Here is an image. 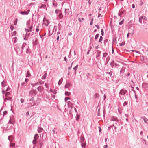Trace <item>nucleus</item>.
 I'll use <instances>...</instances> for the list:
<instances>
[{"label":"nucleus","mask_w":148,"mask_h":148,"mask_svg":"<svg viewBox=\"0 0 148 148\" xmlns=\"http://www.w3.org/2000/svg\"><path fill=\"white\" fill-rule=\"evenodd\" d=\"M45 1H47L48 0H44Z\"/></svg>","instance_id":"62"},{"label":"nucleus","mask_w":148,"mask_h":148,"mask_svg":"<svg viewBox=\"0 0 148 148\" xmlns=\"http://www.w3.org/2000/svg\"><path fill=\"white\" fill-rule=\"evenodd\" d=\"M24 84V83H22V85H23Z\"/></svg>","instance_id":"60"},{"label":"nucleus","mask_w":148,"mask_h":148,"mask_svg":"<svg viewBox=\"0 0 148 148\" xmlns=\"http://www.w3.org/2000/svg\"><path fill=\"white\" fill-rule=\"evenodd\" d=\"M29 114V113L28 112H27L26 114V115H28Z\"/></svg>","instance_id":"46"},{"label":"nucleus","mask_w":148,"mask_h":148,"mask_svg":"<svg viewBox=\"0 0 148 148\" xmlns=\"http://www.w3.org/2000/svg\"><path fill=\"white\" fill-rule=\"evenodd\" d=\"M10 95L9 92H7L5 93V96L7 97V96L9 95Z\"/></svg>","instance_id":"22"},{"label":"nucleus","mask_w":148,"mask_h":148,"mask_svg":"<svg viewBox=\"0 0 148 148\" xmlns=\"http://www.w3.org/2000/svg\"><path fill=\"white\" fill-rule=\"evenodd\" d=\"M69 98L68 97H66L65 99V101L66 102L68 99H69Z\"/></svg>","instance_id":"28"},{"label":"nucleus","mask_w":148,"mask_h":148,"mask_svg":"<svg viewBox=\"0 0 148 148\" xmlns=\"http://www.w3.org/2000/svg\"><path fill=\"white\" fill-rule=\"evenodd\" d=\"M70 86V84H67L65 86V88H66L69 87Z\"/></svg>","instance_id":"13"},{"label":"nucleus","mask_w":148,"mask_h":148,"mask_svg":"<svg viewBox=\"0 0 148 148\" xmlns=\"http://www.w3.org/2000/svg\"><path fill=\"white\" fill-rule=\"evenodd\" d=\"M79 20V21L80 22H81V19L79 17L78 18Z\"/></svg>","instance_id":"44"},{"label":"nucleus","mask_w":148,"mask_h":148,"mask_svg":"<svg viewBox=\"0 0 148 148\" xmlns=\"http://www.w3.org/2000/svg\"><path fill=\"white\" fill-rule=\"evenodd\" d=\"M77 66H78V65H77V66L73 68V69L74 70H76V68L77 67Z\"/></svg>","instance_id":"36"},{"label":"nucleus","mask_w":148,"mask_h":148,"mask_svg":"<svg viewBox=\"0 0 148 148\" xmlns=\"http://www.w3.org/2000/svg\"><path fill=\"white\" fill-rule=\"evenodd\" d=\"M59 10H56V14H58L59 13Z\"/></svg>","instance_id":"35"},{"label":"nucleus","mask_w":148,"mask_h":148,"mask_svg":"<svg viewBox=\"0 0 148 148\" xmlns=\"http://www.w3.org/2000/svg\"><path fill=\"white\" fill-rule=\"evenodd\" d=\"M47 58V56H46L45 57V58Z\"/></svg>","instance_id":"55"},{"label":"nucleus","mask_w":148,"mask_h":148,"mask_svg":"<svg viewBox=\"0 0 148 148\" xmlns=\"http://www.w3.org/2000/svg\"><path fill=\"white\" fill-rule=\"evenodd\" d=\"M30 10H28V11L29 12V11Z\"/></svg>","instance_id":"64"},{"label":"nucleus","mask_w":148,"mask_h":148,"mask_svg":"<svg viewBox=\"0 0 148 148\" xmlns=\"http://www.w3.org/2000/svg\"><path fill=\"white\" fill-rule=\"evenodd\" d=\"M44 24L45 25L47 26L48 25L49 23L48 21L45 18H44L43 20Z\"/></svg>","instance_id":"2"},{"label":"nucleus","mask_w":148,"mask_h":148,"mask_svg":"<svg viewBox=\"0 0 148 148\" xmlns=\"http://www.w3.org/2000/svg\"><path fill=\"white\" fill-rule=\"evenodd\" d=\"M68 107L69 108H72L73 107V104L71 103V102L70 101H68Z\"/></svg>","instance_id":"3"},{"label":"nucleus","mask_w":148,"mask_h":148,"mask_svg":"<svg viewBox=\"0 0 148 148\" xmlns=\"http://www.w3.org/2000/svg\"><path fill=\"white\" fill-rule=\"evenodd\" d=\"M91 14H89V16H91Z\"/></svg>","instance_id":"57"},{"label":"nucleus","mask_w":148,"mask_h":148,"mask_svg":"<svg viewBox=\"0 0 148 148\" xmlns=\"http://www.w3.org/2000/svg\"><path fill=\"white\" fill-rule=\"evenodd\" d=\"M15 22L14 23V25H16L17 24V19H16L15 20Z\"/></svg>","instance_id":"25"},{"label":"nucleus","mask_w":148,"mask_h":148,"mask_svg":"<svg viewBox=\"0 0 148 148\" xmlns=\"http://www.w3.org/2000/svg\"><path fill=\"white\" fill-rule=\"evenodd\" d=\"M112 53H113H113H114V50L113 49H112Z\"/></svg>","instance_id":"51"},{"label":"nucleus","mask_w":148,"mask_h":148,"mask_svg":"<svg viewBox=\"0 0 148 148\" xmlns=\"http://www.w3.org/2000/svg\"><path fill=\"white\" fill-rule=\"evenodd\" d=\"M54 93L55 94V93H56V91H54Z\"/></svg>","instance_id":"59"},{"label":"nucleus","mask_w":148,"mask_h":148,"mask_svg":"<svg viewBox=\"0 0 148 148\" xmlns=\"http://www.w3.org/2000/svg\"><path fill=\"white\" fill-rule=\"evenodd\" d=\"M79 116H78V115H77V118H76V120L77 121H78L79 119Z\"/></svg>","instance_id":"30"},{"label":"nucleus","mask_w":148,"mask_h":148,"mask_svg":"<svg viewBox=\"0 0 148 148\" xmlns=\"http://www.w3.org/2000/svg\"><path fill=\"white\" fill-rule=\"evenodd\" d=\"M16 34V31H14L12 34V36H14Z\"/></svg>","instance_id":"23"},{"label":"nucleus","mask_w":148,"mask_h":148,"mask_svg":"<svg viewBox=\"0 0 148 148\" xmlns=\"http://www.w3.org/2000/svg\"><path fill=\"white\" fill-rule=\"evenodd\" d=\"M38 134H36L35 135V136L34 137V140L33 141V144H36V141L37 140V139L38 138Z\"/></svg>","instance_id":"1"},{"label":"nucleus","mask_w":148,"mask_h":148,"mask_svg":"<svg viewBox=\"0 0 148 148\" xmlns=\"http://www.w3.org/2000/svg\"><path fill=\"white\" fill-rule=\"evenodd\" d=\"M6 84V83L5 82H3L2 83V86H3L4 85H5V84Z\"/></svg>","instance_id":"32"},{"label":"nucleus","mask_w":148,"mask_h":148,"mask_svg":"<svg viewBox=\"0 0 148 148\" xmlns=\"http://www.w3.org/2000/svg\"><path fill=\"white\" fill-rule=\"evenodd\" d=\"M102 38H103L101 36L100 37V38L99 40V42H100L102 40Z\"/></svg>","instance_id":"24"},{"label":"nucleus","mask_w":148,"mask_h":148,"mask_svg":"<svg viewBox=\"0 0 148 148\" xmlns=\"http://www.w3.org/2000/svg\"><path fill=\"white\" fill-rule=\"evenodd\" d=\"M24 99H21V103H23L24 102Z\"/></svg>","instance_id":"34"},{"label":"nucleus","mask_w":148,"mask_h":148,"mask_svg":"<svg viewBox=\"0 0 148 148\" xmlns=\"http://www.w3.org/2000/svg\"><path fill=\"white\" fill-rule=\"evenodd\" d=\"M81 19L83 20H84V19L83 18H82Z\"/></svg>","instance_id":"56"},{"label":"nucleus","mask_w":148,"mask_h":148,"mask_svg":"<svg viewBox=\"0 0 148 148\" xmlns=\"http://www.w3.org/2000/svg\"><path fill=\"white\" fill-rule=\"evenodd\" d=\"M130 34V33H128L127 34V37H128L129 35V34Z\"/></svg>","instance_id":"48"},{"label":"nucleus","mask_w":148,"mask_h":148,"mask_svg":"<svg viewBox=\"0 0 148 148\" xmlns=\"http://www.w3.org/2000/svg\"><path fill=\"white\" fill-rule=\"evenodd\" d=\"M99 36V34H97L96 35V36H95V39H97L98 38V37Z\"/></svg>","instance_id":"26"},{"label":"nucleus","mask_w":148,"mask_h":148,"mask_svg":"<svg viewBox=\"0 0 148 148\" xmlns=\"http://www.w3.org/2000/svg\"><path fill=\"white\" fill-rule=\"evenodd\" d=\"M132 7L133 8H135V5H134V4H132Z\"/></svg>","instance_id":"40"},{"label":"nucleus","mask_w":148,"mask_h":148,"mask_svg":"<svg viewBox=\"0 0 148 148\" xmlns=\"http://www.w3.org/2000/svg\"><path fill=\"white\" fill-rule=\"evenodd\" d=\"M21 14L23 15L27 14L28 13H27L26 12L23 11L21 12Z\"/></svg>","instance_id":"15"},{"label":"nucleus","mask_w":148,"mask_h":148,"mask_svg":"<svg viewBox=\"0 0 148 148\" xmlns=\"http://www.w3.org/2000/svg\"><path fill=\"white\" fill-rule=\"evenodd\" d=\"M107 54L106 53H104L103 54V56L106 57V56Z\"/></svg>","instance_id":"39"},{"label":"nucleus","mask_w":148,"mask_h":148,"mask_svg":"<svg viewBox=\"0 0 148 148\" xmlns=\"http://www.w3.org/2000/svg\"><path fill=\"white\" fill-rule=\"evenodd\" d=\"M132 52H136V51L135 50H132Z\"/></svg>","instance_id":"50"},{"label":"nucleus","mask_w":148,"mask_h":148,"mask_svg":"<svg viewBox=\"0 0 148 148\" xmlns=\"http://www.w3.org/2000/svg\"><path fill=\"white\" fill-rule=\"evenodd\" d=\"M39 29H38V26H37L36 29V31L38 32L39 31Z\"/></svg>","instance_id":"33"},{"label":"nucleus","mask_w":148,"mask_h":148,"mask_svg":"<svg viewBox=\"0 0 148 148\" xmlns=\"http://www.w3.org/2000/svg\"><path fill=\"white\" fill-rule=\"evenodd\" d=\"M28 80V79H25V81L26 82H27V81Z\"/></svg>","instance_id":"47"},{"label":"nucleus","mask_w":148,"mask_h":148,"mask_svg":"<svg viewBox=\"0 0 148 148\" xmlns=\"http://www.w3.org/2000/svg\"><path fill=\"white\" fill-rule=\"evenodd\" d=\"M12 98L9 97H7L5 99V101H6L7 100H11Z\"/></svg>","instance_id":"7"},{"label":"nucleus","mask_w":148,"mask_h":148,"mask_svg":"<svg viewBox=\"0 0 148 148\" xmlns=\"http://www.w3.org/2000/svg\"><path fill=\"white\" fill-rule=\"evenodd\" d=\"M43 129L41 128H39L38 129V132H42Z\"/></svg>","instance_id":"16"},{"label":"nucleus","mask_w":148,"mask_h":148,"mask_svg":"<svg viewBox=\"0 0 148 148\" xmlns=\"http://www.w3.org/2000/svg\"><path fill=\"white\" fill-rule=\"evenodd\" d=\"M125 44V42L124 41H123L121 43H120L119 44L121 46L122 45H124Z\"/></svg>","instance_id":"18"},{"label":"nucleus","mask_w":148,"mask_h":148,"mask_svg":"<svg viewBox=\"0 0 148 148\" xmlns=\"http://www.w3.org/2000/svg\"><path fill=\"white\" fill-rule=\"evenodd\" d=\"M101 34L103 36V29H101Z\"/></svg>","instance_id":"31"},{"label":"nucleus","mask_w":148,"mask_h":148,"mask_svg":"<svg viewBox=\"0 0 148 148\" xmlns=\"http://www.w3.org/2000/svg\"><path fill=\"white\" fill-rule=\"evenodd\" d=\"M100 15V14H99V15H98V17H99Z\"/></svg>","instance_id":"58"},{"label":"nucleus","mask_w":148,"mask_h":148,"mask_svg":"<svg viewBox=\"0 0 148 148\" xmlns=\"http://www.w3.org/2000/svg\"><path fill=\"white\" fill-rule=\"evenodd\" d=\"M32 29H33V27L31 26L30 27V28L28 30V32H30V31L31 32V31H32Z\"/></svg>","instance_id":"21"},{"label":"nucleus","mask_w":148,"mask_h":148,"mask_svg":"<svg viewBox=\"0 0 148 148\" xmlns=\"http://www.w3.org/2000/svg\"><path fill=\"white\" fill-rule=\"evenodd\" d=\"M71 66L70 67H69V70L70 68H71Z\"/></svg>","instance_id":"54"},{"label":"nucleus","mask_w":148,"mask_h":148,"mask_svg":"<svg viewBox=\"0 0 148 148\" xmlns=\"http://www.w3.org/2000/svg\"><path fill=\"white\" fill-rule=\"evenodd\" d=\"M86 145V143H83L82 145V147H84V148H85Z\"/></svg>","instance_id":"20"},{"label":"nucleus","mask_w":148,"mask_h":148,"mask_svg":"<svg viewBox=\"0 0 148 148\" xmlns=\"http://www.w3.org/2000/svg\"><path fill=\"white\" fill-rule=\"evenodd\" d=\"M63 15L62 14V13H60L59 14V17L60 18H62L63 17Z\"/></svg>","instance_id":"12"},{"label":"nucleus","mask_w":148,"mask_h":148,"mask_svg":"<svg viewBox=\"0 0 148 148\" xmlns=\"http://www.w3.org/2000/svg\"><path fill=\"white\" fill-rule=\"evenodd\" d=\"M31 76V75L30 73H29V71H27V73L26 74V77H29L30 76Z\"/></svg>","instance_id":"10"},{"label":"nucleus","mask_w":148,"mask_h":148,"mask_svg":"<svg viewBox=\"0 0 148 148\" xmlns=\"http://www.w3.org/2000/svg\"><path fill=\"white\" fill-rule=\"evenodd\" d=\"M143 18V17H140L139 18V21L140 22V23H141V22L140 21V20L141 18Z\"/></svg>","instance_id":"42"},{"label":"nucleus","mask_w":148,"mask_h":148,"mask_svg":"<svg viewBox=\"0 0 148 148\" xmlns=\"http://www.w3.org/2000/svg\"><path fill=\"white\" fill-rule=\"evenodd\" d=\"M65 94L66 95L69 96L70 94V93L68 92H65Z\"/></svg>","instance_id":"19"},{"label":"nucleus","mask_w":148,"mask_h":148,"mask_svg":"<svg viewBox=\"0 0 148 148\" xmlns=\"http://www.w3.org/2000/svg\"><path fill=\"white\" fill-rule=\"evenodd\" d=\"M14 122V119L12 117H10V119L9 121V122L10 123L13 124Z\"/></svg>","instance_id":"5"},{"label":"nucleus","mask_w":148,"mask_h":148,"mask_svg":"<svg viewBox=\"0 0 148 148\" xmlns=\"http://www.w3.org/2000/svg\"><path fill=\"white\" fill-rule=\"evenodd\" d=\"M97 27L98 29H99V26H97Z\"/></svg>","instance_id":"52"},{"label":"nucleus","mask_w":148,"mask_h":148,"mask_svg":"<svg viewBox=\"0 0 148 148\" xmlns=\"http://www.w3.org/2000/svg\"><path fill=\"white\" fill-rule=\"evenodd\" d=\"M103 148H106L108 147V145H105L103 146Z\"/></svg>","instance_id":"38"},{"label":"nucleus","mask_w":148,"mask_h":148,"mask_svg":"<svg viewBox=\"0 0 148 148\" xmlns=\"http://www.w3.org/2000/svg\"><path fill=\"white\" fill-rule=\"evenodd\" d=\"M8 139L10 140V142H12L14 140V137L12 136H9L8 138Z\"/></svg>","instance_id":"4"},{"label":"nucleus","mask_w":148,"mask_h":148,"mask_svg":"<svg viewBox=\"0 0 148 148\" xmlns=\"http://www.w3.org/2000/svg\"><path fill=\"white\" fill-rule=\"evenodd\" d=\"M64 60L65 61H66V57H65L64 58Z\"/></svg>","instance_id":"45"},{"label":"nucleus","mask_w":148,"mask_h":148,"mask_svg":"<svg viewBox=\"0 0 148 148\" xmlns=\"http://www.w3.org/2000/svg\"><path fill=\"white\" fill-rule=\"evenodd\" d=\"M111 120L112 121H116L117 120V119L116 118L114 117H112L111 118Z\"/></svg>","instance_id":"14"},{"label":"nucleus","mask_w":148,"mask_h":148,"mask_svg":"<svg viewBox=\"0 0 148 148\" xmlns=\"http://www.w3.org/2000/svg\"><path fill=\"white\" fill-rule=\"evenodd\" d=\"M12 142H10V146L11 147H14L15 146V144L14 143H11Z\"/></svg>","instance_id":"11"},{"label":"nucleus","mask_w":148,"mask_h":148,"mask_svg":"<svg viewBox=\"0 0 148 148\" xmlns=\"http://www.w3.org/2000/svg\"><path fill=\"white\" fill-rule=\"evenodd\" d=\"M107 138H105V142H106L107 141Z\"/></svg>","instance_id":"53"},{"label":"nucleus","mask_w":148,"mask_h":148,"mask_svg":"<svg viewBox=\"0 0 148 148\" xmlns=\"http://www.w3.org/2000/svg\"><path fill=\"white\" fill-rule=\"evenodd\" d=\"M127 102H125L124 103V105L125 106V105H127Z\"/></svg>","instance_id":"41"},{"label":"nucleus","mask_w":148,"mask_h":148,"mask_svg":"<svg viewBox=\"0 0 148 148\" xmlns=\"http://www.w3.org/2000/svg\"><path fill=\"white\" fill-rule=\"evenodd\" d=\"M7 114V111H5L3 112V116L6 115Z\"/></svg>","instance_id":"29"},{"label":"nucleus","mask_w":148,"mask_h":148,"mask_svg":"<svg viewBox=\"0 0 148 148\" xmlns=\"http://www.w3.org/2000/svg\"><path fill=\"white\" fill-rule=\"evenodd\" d=\"M123 20H122L121 22L119 23V24L120 25H121L123 23Z\"/></svg>","instance_id":"27"},{"label":"nucleus","mask_w":148,"mask_h":148,"mask_svg":"<svg viewBox=\"0 0 148 148\" xmlns=\"http://www.w3.org/2000/svg\"><path fill=\"white\" fill-rule=\"evenodd\" d=\"M46 6L45 5H42L41 6L40 8L43 7V8H45Z\"/></svg>","instance_id":"37"},{"label":"nucleus","mask_w":148,"mask_h":148,"mask_svg":"<svg viewBox=\"0 0 148 148\" xmlns=\"http://www.w3.org/2000/svg\"><path fill=\"white\" fill-rule=\"evenodd\" d=\"M89 53V51H88L87 53V54H88Z\"/></svg>","instance_id":"63"},{"label":"nucleus","mask_w":148,"mask_h":148,"mask_svg":"<svg viewBox=\"0 0 148 148\" xmlns=\"http://www.w3.org/2000/svg\"><path fill=\"white\" fill-rule=\"evenodd\" d=\"M143 119H144V122L146 123H147V121H148V119L146 118H143Z\"/></svg>","instance_id":"17"},{"label":"nucleus","mask_w":148,"mask_h":148,"mask_svg":"<svg viewBox=\"0 0 148 148\" xmlns=\"http://www.w3.org/2000/svg\"><path fill=\"white\" fill-rule=\"evenodd\" d=\"M9 90V89L8 88H7V89H5V88L3 89V93L4 92L7 91Z\"/></svg>","instance_id":"8"},{"label":"nucleus","mask_w":148,"mask_h":148,"mask_svg":"<svg viewBox=\"0 0 148 148\" xmlns=\"http://www.w3.org/2000/svg\"><path fill=\"white\" fill-rule=\"evenodd\" d=\"M99 131L100 132H101V128H100L99 127Z\"/></svg>","instance_id":"43"},{"label":"nucleus","mask_w":148,"mask_h":148,"mask_svg":"<svg viewBox=\"0 0 148 148\" xmlns=\"http://www.w3.org/2000/svg\"><path fill=\"white\" fill-rule=\"evenodd\" d=\"M84 138L81 136V137L80 138V141L81 143L84 142Z\"/></svg>","instance_id":"9"},{"label":"nucleus","mask_w":148,"mask_h":148,"mask_svg":"<svg viewBox=\"0 0 148 148\" xmlns=\"http://www.w3.org/2000/svg\"><path fill=\"white\" fill-rule=\"evenodd\" d=\"M125 93V91L123 90H121L120 92V93L121 95H124Z\"/></svg>","instance_id":"6"},{"label":"nucleus","mask_w":148,"mask_h":148,"mask_svg":"<svg viewBox=\"0 0 148 148\" xmlns=\"http://www.w3.org/2000/svg\"><path fill=\"white\" fill-rule=\"evenodd\" d=\"M59 36H58L57 37V40H58V39H59Z\"/></svg>","instance_id":"49"},{"label":"nucleus","mask_w":148,"mask_h":148,"mask_svg":"<svg viewBox=\"0 0 148 148\" xmlns=\"http://www.w3.org/2000/svg\"><path fill=\"white\" fill-rule=\"evenodd\" d=\"M138 53H140V52H137Z\"/></svg>","instance_id":"61"}]
</instances>
